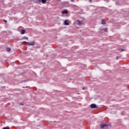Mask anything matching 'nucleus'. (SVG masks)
<instances>
[{"instance_id": "obj_17", "label": "nucleus", "mask_w": 129, "mask_h": 129, "mask_svg": "<svg viewBox=\"0 0 129 129\" xmlns=\"http://www.w3.org/2000/svg\"><path fill=\"white\" fill-rule=\"evenodd\" d=\"M116 59L117 60V59H118V57H116Z\"/></svg>"}, {"instance_id": "obj_8", "label": "nucleus", "mask_w": 129, "mask_h": 129, "mask_svg": "<svg viewBox=\"0 0 129 129\" xmlns=\"http://www.w3.org/2000/svg\"><path fill=\"white\" fill-rule=\"evenodd\" d=\"M25 33H26V30H22L21 31V34H22V35H24V34H25Z\"/></svg>"}, {"instance_id": "obj_1", "label": "nucleus", "mask_w": 129, "mask_h": 129, "mask_svg": "<svg viewBox=\"0 0 129 129\" xmlns=\"http://www.w3.org/2000/svg\"><path fill=\"white\" fill-rule=\"evenodd\" d=\"M77 25L78 26H81V25H83V19H80L77 20Z\"/></svg>"}, {"instance_id": "obj_6", "label": "nucleus", "mask_w": 129, "mask_h": 129, "mask_svg": "<svg viewBox=\"0 0 129 129\" xmlns=\"http://www.w3.org/2000/svg\"><path fill=\"white\" fill-rule=\"evenodd\" d=\"M62 15H67L68 14V12H67L66 10H64L62 12Z\"/></svg>"}, {"instance_id": "obj_13", "label": "nucleus", "mask_w": 129, "mask_h": 129, "mask_svg": "<svg viewBox=\"0 0 129 129\" xmlns=\"http://www.w3.org/2000/svg\"><path fill=\"white\" fill-rule=\"evenodd\" d=\"M4 21L5 22V24H7V20H4Z\"/></svg>"}, {"instance_id": "obj_11", "label": "nucleus", "mask_w": 129, "mask_h": 129, "mask_svg": "<svg viewBox=\"0 0 129 129\" xmlns=\"http://www.w3.org/2000/svg\"><path fill=\"white\" fill-rule=\"evenodd\" d=\"M3 129H10V127H3Z\"/></svg>"}, {"instance_id": "obj_7", "label": "nucleus", "mask_w": 129, "mask_h": 129, "mask_svg": "<svg viewBox=\"0 0 129 129\" xmlns=\"http://www.w3.org/2000/svg\"><path fill=\"white\" fill-rule=\"evenodd\" d=\"M64 24L65 25V26H69V24L68 23H67V20H65Z\"/></svg>"}, {"instance_id": "obj_2", "label": "nucleus", "mask_w": 129, "mask_h": 129, "mask_svg": "<svg viewBox=\"0 0 129 129\" xmlns=\"http://www.w3.org/2000/svg\"><path fill=\"white\" fill-rule=\"evenodd\" d=\"M108 126V125L106 124H104L101 125V128H107V127Z\"/></svg>"}, {"instance_id": "obj_18", "label": "nucleus", "mask_w": 129, "mask_h": 129, "mask_svg": "<svg viewBox=\"0 0 129 129\" xmlns=\"http://www.w3.org/2000/svg\"><path fill=\"white\" fill-rule=\"evenodd\" d=\"M100 31H103V29H100Z\"/></svg>"}, {"instance_id": "obj_16", "label": "nucleus", "mask_w": 129, "mask_h": 129, "mask_svg": "<svg viewBox=\"0 0 129 129\" xmlns=\"http://www.w3.org/2000/svg\"><path fill=\"white\" fill-rule=\"evenodd\" d=\"M89 3H91L92 2V0H89Z\"/></svg>"}, {"instance_id": "obj_12", "label": "nucleus", "mask_w": 129, "mask_h": 129, "mask_svg": "<svg viewBox=\"0 0 129 129\" xmlns=\"http://www.w3.org/2000/svg\"><path fill=\"white\" fill-rule=\"evenodd\" d=\"M107 30H108V28H105L104 29V32H107Z\"/></svg>"}, {"instance_id": "obj_3", "label": "nucleus", "mask_w": 129, "mask_h": 129, "mask_svg": "<svg viewBox=\"0 0 129 129\" xmlns=\"http://www.w3.org/2000/svg\"><path fill=\"white\" fill-rule=\"evenodd\" d=\"M91 108H96V107H97L96 104H92L91 105Z\"/></svg>"}, {"instance_id": "obj_4", "label": "nucleus", "mask_w": 129, "mask_h": 129, "mask_svg": "<svg viewBox=\"0 0 129 129\" xmlns=\"http://www.w3.org/2000/svg\"><path fill=\"white\" fill-rule=\"evenodd\" d=\"M101 24L102 25H105V24H106V22H105V20L102 19V20H101Z\"/></svg>"}, {"instance_id": "obj_10", "label": "nucleus", "mask_w": 129, "mask_h": 129, "mask_svg": "<svg viewBox=\"0 0 129 129\" xmlns=\"http://www.w3.org/2000/svg\"><path fill=\"white\" fill-rule=\"evenodd\" d=\"M46 2H47V0H41V3L42 4H45V3H46Z\"/></svg>"}, {"instance_id": "obj_15", "label": "nucleus", "mask_w": 129, "mask_h": 129, "mask_svg": "<svg viewBox=\"0 0 129 129\" xmlns=\"http://www.w3.org/2000/svg\"><path fill=\"white\" fill-rule=\"evenodd\" d=\"M120 50H121L122 51H124V49H121Z\"/></svg>"}, {"instance_id": "obj_5", "label": "nucleus", "mask_w": 129, "mask_h": 129, "mask_svg": "<svg viewBox=\"0 0 129 129\" xmlns=\"http://www.w3.org/2000/svg\"><path fill=\"white\" fill-rule=\"evenodd\" d=\"M28 45L29 46H34V45H35V42H32L28 43Z\"/></svg>"}, {"instance_id": "obj_14", "label": "nucleus", "mask_w": 129, "mask_h": 129, "mask_svg": "<svg viewBox=\"0 0 129 129\" xmlns=\"http://www.w3.org/2000/svg\"><path fill=\"white\" fill-rule=\"evenodd\" d=\"M24 39H26V40H28V37H24Z\"/></svg>"}, {"instance_id": "obj_9", "label": "nucleus", "mask_w": 129, "mask_h": 129, "mask_svg": "<svg viewBox=\"0 0 129 129\" xmlns=\"http://www.w3.org/2000/svg\"><path fill=\"white\" fill-rule=\"evenodd\" d=\"M11 50V48H10V47H8L7 48V52H10Z\"/></svg>"}, {"instance_id": "obj_20", "label": "nucleus", "mask_w": 129, "mask_h": 129, "mask_svg": "<svg viewBox=\"0 0 129 129\" xmlns=\"http://www.w3.org/2000/svg\"><path fill=\"white\" fill-rule=\"evenodd\" d=\"M71 2H74V1H73V0H71Z\"/></svg>"}, {"instance_id": "obj_19", "label": "nucleus", "mask_w": 129, "mask_h": 129, "mask_svg": "<svg viewBox=\"0 0 129 129\" xmlns=\"http://www.w3.org/2000/svg\"><path fill=\"white\" fill-rule=\"evenodd\" d=\"M85 88H83V90H84Z\"/></svg>"}]
</instances>
